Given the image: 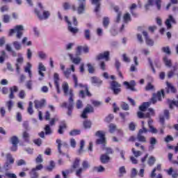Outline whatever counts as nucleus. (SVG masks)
Returning <instances> with one entry per match:
<instances>
[{"label":"nucleus","mask_w":178,"mask_h":178,"mask_svg":"<svg viewBox=\"0 0 178 178\" xmlns=\"http://www.w3.org/2000/svg\"><path fill=\"white\" fill-rule=\"evenodd\" d=\"M18 58H17V63H15V67L17 72L18 74L20 73V66L23 65V62H24V58H23V54L22 53L17 54Z\"/></svg>","instance_id":"1a4fd4ad"},{"label":"nucleus","mask_w":178,"mask_h":178,"mask_svg":"<svg viewBox=\"0 0 178 178\" xmlns=\"http://www.w3.org/2000/svg\"><path fill=\"white\" fill-rule=\"evenodd\" d=\"M16 163L18 166H22V165H26V161L23 159H19L16 161Z\"/></svg>","instance_id":"774afa93"},{"label":"nucleus","mask_w":178,"mask_h":178,"mask_svg":"<svg viewBox=\"0 0 178 178\" xmlns=\"http://www.w3.org/2000/svg\"><path fill=\"white\" fill-rule=\"evenodd\" d=\"M6 161L4 165V168L6 170L12 169V165L15 163V158L10 154H7L6 155Z\"/></svg>","instance_id":"39448f33"},{"label":"nucleus","mask_w":178,"mask_h":178,"mask_svg":"<svg viewBox=\"0 0 178 178\" xmlns=\"http://www.w3.org/2000/svg\"><path fill=\"white\" fill-rule=\"evenodd\" d=\"M5 176L7 178H17V176L15 173L6 172Z\"/></svg>","instance_id":"680f3d73"},{"label":"nucleus","mask_w":178,"mask_h":178,"mask_svg":"<svg viewBox=\"0 0 178 178\" xmlns=\"http://www.w3.org/2000/svg\"><path fill=\"white\" fill-rule=\"evenodd\" d=\"M162 97H165L163 90H161V92L154 93L150 102H144L141 106H139V110L142 112H145L151 104H156L157 101H162Z\"/></svg>","instance_id":"f03ea898"},{"label":"nucleus","mask_w":178,"mask_h":178,"mask_svg":"<svg viewBox=\"0 0 178 178\" xmlns=\"http://www.w3.org/2000/svg\"><path fill=\"white\" fill-rule=\"evenodd\" d=\"M34 104H35V108L36 109L44 108V106H45V99H42L40 101L35 100Z\"/></svg>","instance_id":"412c9836"},{"label":"nucleus","mask_w":178,"mask_h":178,"mask_svg":"<svg viewBox=\"0 0 178 178\" xmlns=\"http://www.w3.org/2000/svg\"><path fill=\"white\" fill-rule=\"evenodd\" d=\"M161 51L164 52V54H166L167 55H170V48L169 47H162Z\"/></svg>","instance_id":"6e6d98bb"},{"label":"nucleus","mask_w":178,"mask_h":178,"mask_svg":"<svg viewBox=\"0 0 178 178\" xmlns=\"http://www.w3.org/2000/svg\"><path fill=\"white\" fill-rule=\"evenodd\" d=\"M113 9H114L115 12H116V13H118L117 17L115 19V22H116V23H119V22H120V17H122V13H120L119 11V7H118V6H114Z\"/></svg>","instance_id":"cd10ccee"},{"label":"nucleus","mask_w":178,"mask_h":178,"mask_svg":"<svg viewBox=\"0 0 178 178\" xmlns=\"http://www.w3.org/2000/svg\"><path fill=\"white\" fill-rule=\"evenodd\" d=\"M95 136L99 137V138L97 139L96 140V144L97 145L102 144L104 145V144L106 143V139L105 138V133L104 131H97L95 134Z\"/></svg>","instance_id":"0eeeda50"},{"label":"nucleus","mask_w":178,"mask_h":178,"mask_svg":"<svg viewBox=\"0 0 178 178\" xmlns=\"http://www.w3.org/2000/svg\"><path fill=\"white\" fill-rule=\"evenodd\" d=\"M38 70V74L39 76H40L38 78V80L39 81H42V80H44V78L45 77V74H44V72H47V67H45V65H44L42 63H39Z\"/></svg>","instance_id":"6e6552de"},{"label":"nucleus","mask_w":178,"mask_h":178,"mask_svg":"<svg viewBox=\"0 0 178 178\" xmlns=\"http://www.w3.org/2000/svg\"><path fill=\"white\" fill-rule=\"evenodd\" d=\"M54 80L56 88L57 90V92L58 94H60V90L59 89V74L58 73H56V72L54 73Z\"/></svg>","instance_id":"6ab92c4d"},{"label":"nucleus","mask_w":178,"mask_h":178,"mask_svg":"<svg viewBox=\"0 0 178 178\" xmlns=\"http://www.w3.org/2000/svg\"><path fill=\"white\" fill-rule=\"evenodd\" d=\"M26 88L28 90H33V81H27L26 84H25Z\"/></svg>","instance_id":"052dcab7"},{"label":"nucleus","mask_w":178,"mask_h":178,"mask_svg":"<svg viewBox=\"0 0 178 178\" xmlns=\"http://www.w3.org/2000/svg\"><path fill=\"white\" fill-rule=\"evenodd\" d=\"M35 13L40 20H47L49 19V16H51V13L48 10H43L42 14H41L38 10L35 9Z\"/></svg>","instance_id":"423d86ee"},{"label":"nucleus","mask_w":178,"mask_h":178,"mask_svg":"<svg viewBox=\"0 0 178 178\" xmlns=\"http://www.w3.org/2000/svg\"><path fill=\"white\" fill-rule=\"evenodd\" d=\"M116 130H118L116 124L111 123L108 125L109 133L113 134V132L116 131Z\"/></svg>","instance_id":"f704fd0d"},{"label":"nucleus","mask_w":178,"mask_h":178,"mask_svg":"<svg viewBox=\"0 0 178 178\" xmlns=\"http://www.w3.org/2000/svg\"><path fill=\"white\" fill-rule=\"evenodd\" d=\"M78 15H81L86 9V0H78Z\"/></svg>","instance_id":"ddd939ff"},{"label":"nucleus","mask_w":178,"mask_h":178,"mask_svg":"<svg viewBox=\"0 0 178 178\" xmlns=\"http://www.w3.org/2000/svg\"><path fill=\"white\" fill-rule=\"evenodd\" d=\"M137 175H138V172L137 171V169L133 168L131 172V177L134 178L136 177V176H137Z\"/></svg>","instance_id":"e2e57ef3"},{"label":"nucleus","mask_w":178,"mask_h":178,"mask_svg":"<svg viewBox=\"0 0 178 178\" xmlns=\"http://www.w3.org/2000/svg\"><path fill=\"white\" fill-rule=\"evenodd\" d=\"M63 90L64 91L65 97H68V104L64 102L61 104V108H67L68 116H72V111H73V106L74 105V93H73V90H69V84L67 82H64L62 85Z\"/></svg>","instance_id":"f257e3e1"},{"label":"nucleus","mask_w":178,"mask_h":178,"mask_svg":"<svg viewBox=\"0 0 178 178\" xmlns=\"http://www.w3.org/2000/svg\"><path fill=\"white\" fill-rule=\"evenodd\" d=\"M131 19L130 18V14L126 13L123 17L124 23H129Z\"/></svg>","instance_id":"864d4df0"},{"label":"nucleus","mask_w":178,"mask_h":178,"mask_svg":"<svg viewBox=\"0 0 178 178\" xmlns=\"http://www.w3.org/2000/svg\"><path fill=\"white\" fill-rule=\"evenodd\" d=\"M158 143V140H156V138L152 137L149 138V144L150 146L149 147V151H153V149L155 148V145H156Z\"/></svg>","instance_id":"4be33fe9"},{"label":"nucleus","mask_w":178,"mask_h":178,"mask_svg":"<svg viewBox=\"0 0 178 178\" xmlns=\"http://www.w3.org/2000/svg\"><path fill=\"white\" fill-rule=\"evenodd\" d=\"M44 131H45V134H47V135L52 134V131L51 130V127L48 124L46 125V127L44 128Z\"/></svg>","instance_id":"69168bd1"},{"label":"nucleus","mask_w":178,"mask_h":178,"mask_svg":"<svg viewBox=\"0 0 178 178\" xmlns=\"http://www.w3.org/2000/svg\"><path fill=\"white\" fill-rule=\"evenodd\" d=\"M31 178H38V173L35 172V169L33 168L31 172H29Z\"/></svg>","instance_id":"49530a36"},{"label":"nucleus","mask_w":178,"mask_h":178,"mask_svg":"<svg viewBox=\"0 0 178 178\" xmlns=\"http://www.w3.org/2000/svg\"><path fill=\"white\" fill-rule=\"evenodd\" d=\"M90 81H91L92 84H95V86H97V87H99V86H102V80L99 79L97 76L91 77Z\"/></svg>","instance_id":"aec40b11"},{"label":"nucleus","mask_w":178,"mask_h":178,"mask_svg":"<svg viewBox=\"0 0 178 178\" xmlns=\"http://www.w3.org/2000/svg\"><path fill=\"white\" fill-rule=\"evenodd\" d=\"M27 112H28V113H29V115H33V113H34V110H33V102H29V107L27 109Z\"/></svg>","instance_id":"a19ab883"},{"label":"nucleus","mask_w":178,"mask_h":178,"mask_svg":"<svg viewBox=\"0 0 178 178\" xmlns=\"http://www.w3.org/2000/svg\"><path fill=\"white\" fill-rule=\"evenodd\" d=\"M31 67H32L31 64L30 63H28L26 67H25L24 68L25 73L29 74L30 79L33 77V74L31 73Z\"/></svg>","instance_id":"a878e982"},{"label":"nucleus","mask_w":178,"mask_h":178,"mask_svg":"<svg viewBox=\"0 0 178 178\" xmlns=\"http://www.w3.org/2000/svg\"><path fill=\"white\" fill-rule=\"evenodd\" d=\"M6 106H7L8 110L9 112L12 111V108H13V100H9L6 102Z\"/></svg>","instance_id":"58836bf2"},{"label":"nucleus","mask_w":178,"mask_h":178,"mask_svg":"<svg viewBox=\"0 0 178 178\" xmlns=\"http://www.w3.org/2000/svg\"><path fill=\"white\" fill-rule=\"evenodd\" d=\"M92 171L96 172L97 173H102V172H105V168H104L102 165L94 167L92 168Z\"/></svg>","instance_id":"2f4dec72"},{"label":"nucleus","mask_w":178,"mask_h":178,"mask_svg":"<svg viewBox=\"0 0 178 178\" xmlns=\"http://www.w3.org/2000/svg\"><path fill=\"white\" fill-rule=\"evenodd\" d=\"M13 46L15 51H20V49H22V43H20L19 41L13 42Z\"/></svg>","instance_id":"7c9ffc66"},{"label":"nucleus","mask_w":178,"mask_h":178,"mask_svg":"<svg viewBox=\"0 0 178 178\" xmlns=\"http://www.w3.org/2000/svg\"><path fill=\"white\" fill-rule=\"evenodd\" d=\"M23 31H24V26H23V25H17L14 29L10 30L9 35L12 36L14 34H16V38L20 40V38L23 37Z\"/></svg>","instance_id":"7ed1b4c3"},{"label":"nucleus","mask_w":178,"mask_h":178,"mask_svg":"<svg viewBox=\"0 0 178 178\" xmlns=\"http://www.w3.org/2000/svg\"><path fill=\"white\" fill-rule=\"evenodd\" d=\"M83 169H88L90 168V163L87 161H83L82 163Z\"/></svg>","instance_id":"338daca9"},{"label":"nucleus","mask_w":178,"mask_h":178,"mask_svg":"<svg viewBox=\"0 0 178 178\" xmlns=\"http://www.w3.org/2000/svg\"><path fill=\"white\" fill-rule=\"evenodd\" d=\"M80 166V159H76L72 165V169H77Z\"/></svg>","instance_id":"a18cd8bd"},{"label":"nucleus","mask_w":178,"mask_h":178,"mask_svg":"<svg viewBox=\"0 0 178 178\" xmlns=\"http://www.w3.org/2000/svg\"><path fill=\"white\" fill-rule=\"evenodd\" d=\"M75 68L74 65H70V68H67L63 72L65 77L66 79H69L70 77V74H72V72H75Z\"/></svg>","instance_id":"a211bd4d"},{"label":"nucleus","mask_w":178,"mask_h":178,"mask_svg":"<svg viewBox=\"0 0 178 178\" xmlns=\"http://www.w3.org/2000/svg\"><path fill=\"white\" fill-rule=\"evenodd\" d=\"M166 84L168 90H170L171 92H176V89L173 86H172V83L166 82Z\"/></svg>","instance_id":"4d7b16f0"},{"label":"nucleus","mask_w":178,"mask_h":178,"mask_svg":"<svg viewBox=\"0 0 178 178\" xmlns=\"http://www.w3.org/2000/svg\"><path fill=\"white\" fill-rule=\"evenodd\" d=\"M100 161L102 163H108L109 161H111V157H109V156L107 154H102L100 156Z\"/></svg>","instance_id":"bb28decb"},{"label":"nucleus","mask_w":178,"mask_h":178,"mask_svg":"<svg viewBox=\"0 0 178 178\" xmlns=\"http://www.w3.org/2000/svg\"><path fill=\"white\" fill-rule=\"evenodd\" d=\"M168 104H169V108L170 109H173V105H175V106H178V100L177 101H168Z\"/></svg>","instance_id":"09e8293b"},{"label":"nucleus","mask_w":178,"mask_h":178,"mask_svg":"<svg viewBox=\"0 0 178 178\" xmlns=\"http://www.w3.org/2000/svg\"><path fill=\"white\" fill-rule=\"evenodd\" d=\"M65 20L68 24V30L70 33H72V34H76V33H79V29H77V27H73V26H72V22L69 21V19L67 16L65 17Z\"/></svg>","instance_id":"2eb2a0df"},{"label":"nucleus","mask_w":178,"mask_h":178,"mask_svg":"<svg viewBox=\"0 0 178 178\" xmlns=\"http://www.w3.org/2000/svg\"><path fill=\"white\" fill-rule=\"evenodd\" d=\"M161 164H158L156 165V168H154L150 175V177L151 178H154L156 176V173H155L156 172V170H159V172H161Z\"/></svg>","instance_id":"c85d7f7f"},{"label":"nucleus","mask_w":178,"mask_h":178,"mask_svg":"<svg viewBox=\"0 0 178 178\" xmlns=\"http://www.w3.org/2000/svg\"><path fill=\"white\" fill-rule=\"evenodd\" d=\"M87 67H88V72L89 73L92 74V73L95 72V68H94V66H92L91 63H88Z\"/></svg>","instance_id":"37998d69"},{"label":"nucleus","mask_w":178,"mask_h":178,"mask_svg":"<svg viewBox=\"0 0 178 178\" xmlns=\"http://www.w3.org/2000/svg\"><path fill=\"white\" fill-rule=\"evenodd\" d=\"M136 138L140 143H147V138L141 134V132L138 133Z\"/></svg>","instance_id":"c756f323"},{"label":"nucleus","mask_w":178,"mask_h":178,"mask_svg":"<svg viewBox=\"0 0 178 178\" xmlns=\"http://www.w3.org/2000/svg\"><path fill=\"white\" fill-rule=\"evenodd\" d=\"M65 129H66V124L65 122L61 123L59 125V128L58 130V134H63V131Z\"/></svg>","instance_id":"72a5a7b5"},{"label":"nucleus","mask_w":178,"mask_h":178,"mask_svg":"<svg viewBox=\"0 0 178 178\" xmlns=\"http://www.w3.org/2000/svg\"><path fill=\"white\" fill-rule=\"evenodd\" d=\"M91 121L89 120H86L85 122H83V127L85 129H91Z\"/></svg>","instance_id":"5fc2aeb1"},{"label":"nucleus","mask_w":178,"mask_h":178,"mask_svg":"<svg viewBox=\"0 0 178 178\" xmlns=\"http://www.w3.org/2000/svg\"><path fill=\"white\" fill-rule=\"evenodd\" d=\"M83 49V52H85L86 54H87L88 52V47L85 46V47H81V46H79L77 47V50H76V56H79V55H81V50Z\"/></svg>","instance_id":"393cba45"},{"label":"nucleus","mask_w":178,"mask_h":178,"mask_svg":"<svg viewBox=\"0 0 178 178\" xmlns=\"http://www.w3.org/2000/svg\"><path fill=\"white\" fill-rule=\"evenodd\" d=\"M54 168H55V162L51 161H50L49 165L47 166L46 169L47 170H49V172H51L54 169Z\"/></svg>","instance_id":"13d9d810"},{"label":"nucleus","mask_w":178,"mask_h":178,"mask_svg":"<svg viewBox=\"0 0 178 178\" xmlns=\"http://www.w3.org/2000/svg\"><path fill=\"white\" fill-rule=\"evenodd\" d=\"M13 145H17L19 144V138L17 136H13L10 139Z\"/></svg>","instance_id":"3c124183"},{"label":"nucleus","mask_w":178,"mask_h":178,"mask_svg":"<svg viewBox=\"0 0 178 178\" xmlns=\"http://www.w3.org/2000/svg\"><path fill=\"white\" fill-rule=\"evenodd\" d=\"M22 44H23V45L30 47L32 44V42L31 41H29V38H27V37H24L22 40Z\"/></svg>","instance_id":"c9c22d12"},{"label":"nucleus","mask_w":178,"mask_h":178,"mask_svg":"<svg viewBox=\"0 0 178 178\" xmlns=\"http://www.w3.org/2000/svg\"><path fill=\"white\" fill-rule=\"evenodd\" d=\"M143 34L144 37L145 38L146 44L147 45H150V46L154 45V40H152V39H151V38H149V37H148V33L145 31H143Z\"/></svg>","instance_id":"b1692460"},{"label":"nucleus","mask_w":178,"mask_h":178,"mask_svg":"<svg viewBox=\"0 0 178 178\" xmlns=\"http://www.w3.org/2000/svg\"><path fill=\"white\" fill-rule=\"evenodd\" d=\"M84 37L86 40H91V31L89 29H86L84 31Z\"/></svg>","instance_id":"4c0bfd02"},{"label":"nucleus","mask_w":178,"mask_h":178,"mask_svg":"<svg viewBox=\"0 0 178 178\" xmlns=\"http://www.w3.org/2000/svg\"><path fill=\"white\" fill-rule=\"evenodd\" d=\"M119 177H123V175H125L126 173V168L124 166H122L119 168Z\"/></svg>","instance_id":"8fccbe9b"},{"label":"nucleus","mask_w":178,"mask_h":178,"mask_svg":"<svg viewBox=\"0 0 178 178\" xmlns=\"http://www.w3.org/2000/svg\"><path fill=\"white\" fill-rule=\"evenodd\" d=\"M72 79L74 83L75 88H77V87H80L81 88H85L86 95H88V97H91V94L90 93V91H88V87L83 85V83H79V78H77V76H76V74H72Z\"/></svg>","instance_id":"20e7f679"},{"label":"nucleus","mask_w":178,"mask_h":178,"mask_svg":"<svg viewBox=\"0 0 178 178\" xmlns=\"http://www.w3.org/2000/svg\"><path fill=\"white\" fill-rule=\"evenodd\" d=\"M154 2H155V0H147V3L145 5L146 10H148L150 6H154Z\"/></svg>","instance_id":"ea45409f"},{"label":"nucleus","mask_w":178,"mask_h":178,"mask_svg":"<svg viewBox=\"0 0 178 178\" xmlns=\"http://www.w3.org/2000/svg\"><path fill=\"white\" fill-rule=\"evenodd\" d=\"M91 1H92V5H96L95 12H99V6L101 5L99 2H101V0H91Z\"/></svg>","instance_id":"473e14b6"},{"label":"nucleus","mask_w":178,"mask_h":178,"mask_svg":"<svg viewBox=\"0 0 178 178\" xmlns=\"http://www.w3.org/2000/svg\"><path fill=\"white\" fill-rule=\"evenodd\" d=\"M18 97L21 99H24V98H26V91H24V90H20Z\"/></svg>","instance_id":"bf43d9fd"},{"label":"nucleus","mask_w":178,"mask_h":178,"mask_svg":"<svg viewBox=\"0 0 178 178\" xmlns=\"http://www.w3.org/2000/svg\"><path fill=\"white\" fill-rule=\"evenodd\" d=\"M163 60L167 67H172V60H169L168 57H164Z\"/></svg>","instance_id":"c03bdc74"},{"label":"nucleus","mask_w":178,"mask_h":178,"mask_svg":"<svg viewBox=\"0 0 178 178\" xmlns=\"http://www.w3.org/2000/svg\"><path fill=\"white\" fill-rule=\"evenodd\" d=\"M137 115L139 119H143L144 118H149V113L144 114V113L141 111L138 112Z\"/></svg>","instance_id":"79ce46f5"},{"label":"nucleus","mask_w":178,"mask_h":178,"mask_svg":"<svg viewBox=\"0 0 178 178\" xmlns=\"http://www.w3.org/2000/svg\"><path fill=\"white\" fill-rule=\"evenodd\" d=\"M120 87H122V85H120V83H118L115 81H111V88L113 91V92L115 95H118V94H119V92H120V91H121Z\"/></svg>","instance_id":"9d476101"},{"label":"nucleus","mask_w":178,"mask_h":178,"mask_svg":"<svg viewBox=\"0 0 178 178\" xmlns=\"http://www.w3.org/2000/svg\"><path fill=\"white\" fill-rule=\"evenodd\" d=\"M97 60H101L102 59H104L106 62H108L110 60L109 58V51H104V53H101L96 57Z\"/></svg>","instance_id":"dca6fc26"},{"label":"nucleus","mask_w":178,"mask_h":178,"mask_svg":"<svg viewBox=\"0 0 178 178\" xmlns=\"http://www.w3.org/2000/svg\"><path fill=\"white\" fill-rule=\"evenodd\" d=\"M121 108L122 109H123V111H129V109H130V108L129 107V104L125 102L122 103Z\"/></svg>","instance_id":"0e129e2a"},{"label":"nucleus","mask_w":178,"mask_h":178,"mask_svg":"<svg viewBox=\"0 0 178 178\" xmlns=\"http://www.w3.org/2000/svg\"><path fill=\"white\" fill-rule=\"evenodd\" d=\"M124 86H126L127 90H131V91H136V81L132 80L129 83L127 81L124 82Z\"/></svg>","instance_id":"f3484780"},{"label":"nucleus","mask_w":178,"mask_h":178,"mask_svg":"<svg viewBox=\"0 0 178 178\" xmlns=\"http://www.w3.org/2000/svg\"><path fill=\"white\" fill-rule=\"evenodd\" d=\"M132 153L134 154L135 158H138V156H141L142 152L139 150L136 151V149L132 148Z\"/></svg>","instance_id":"603ef678"},{"label":"nucleus","mask_w":178,"mask_h":178,"mask_svg":"<svg viewBox=\"0 0 178 178\" xmlns=\"http://www.w3.org/2000/svg\"><path fill=\"white\" fill-rule=\"evenodd\" d=\"M68 56L72 63H74V65H79L80 62H81V58L80 57L74 58L73 54H68Z\"/></svg>","instance_id":"5701e85b"},{"label":"nucleus","mask_w":178,"mask_h":178,"mask_svg":"<svg viewBox=\"0 0 178 178\" xmlns=\"http://www.w3.org/2000/svg\"><path fill=\"white\" fill-rule=\"evenodd\" d=\"M70 173H73V169H69L62 171L63 178H67L68 175H70Z\"/></svg>","instance_id":"e433bc0d"},{"label":"nucleus","mask_w":178,"mask_h":178,"mask_svg":"<svg viewBox=\"0 0 178 178\" xmlns=\"http://www.w3.org/2000/svg\"><path fill=\"white\" fill-rule=\"evenodd\" d=\"M56 143L58 144V149L60 155H65V153L62 152V149L60 147H64V148H69V145L66 142H63L60 139L56 140Z\"/></svg>","instance_id":"f8f14e48"},{"label":"nucleus","mask_w":178,"mask_h":178,"mask_svg":"<svg viewBox=\"0 0 178 178\" xmlns=\"http://www.w3.org/2000/svg\"><path fill=\"white\" fill-rule=\"evenodd\" d=\"M156 159L154 156H150L147 161V163L149 166H153Z\"/></svg>","instance_id":"de8ad7c7"},{"label":"nucleus","mask_w":178,"mask_h":178,"mask_svg":"<svg viewBox=\"0 0 178 178\" xmlns=\"http://www.w3.org/2000/svg\"><path fill=\"white\" fill-rule=\"evenodd\" d=\"M94 112V107L88 104V106L83 109L82 114L81 115V118L82 119H87L88 116L87 115L88 113H93Z\"/></svg>","instance_id":"9b49d317"},{"label":"nucleus","mask_w":178,"mask_h":178,"mask_svg":"<svg viewBox=\"0 0 178 178\" xmlns=\"http://www.w3.org/2000/svg\"><path fill=\"white\" fill-rule=\"evenodd\" d=\"M176 19L172 15H170L165 20V26L168 30L172 27V24H176Z\"/></svg>","instance_id":"4468645a"}]
</instances>
